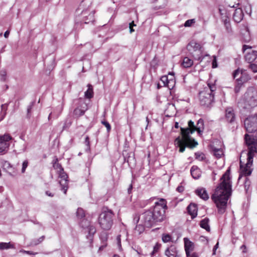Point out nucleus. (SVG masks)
Masks as SVG:
<instances>
[{"instance_id":"nucleus-15","label":"nucleus","mask_w":257,"mask_h":257,"mask_svg":"<svg viewBox=\"0 0 257 257\" xmlns=\"http://www.w3.org/2000/svg\"><path fill=\"white\" fill-rule=\"evenodd\" d=\"M94 11H92L89 12L88 10H86L82 11L81 12V16L82 17L81 21V23L89 24L92 23L94 21Z\"/></svg>"},{"instance_id":"nucleus-18","label":"nucleus","mask_w":257,"mask_h":257,"mask_svg":"<svg viewBox=\"0 0 257 257\" xmlns=\"http://www.w3.org/2000/svg\"><path fill=\"white\" fill-rule=\"evenodd\" d=\"M161 81L163 82L164 86H167L170 89H172L174 86L175 80L173 79L169 80L168 76L166 75L161 77Z\"/></svg>"},{"instance_id":"nucleus-37","label":"nucleus","mask_w":257,"mask_h":257,"mask_svg":"<svg viewBox=\"0 0 257 257\" xmlns=\"http://www.w3.org/2000/svg\"><path fill=\"white\" fill-rule=\"evenodd\" d=\"M191 174L193 178L194 179H198L200 177L199 174L197 173L199 172V170L197 169H194V167H192L190 170Z\"/></svg>"},{"instance_id":"nucleus-13","label":"nucleus","mask_w":257,"mask_h":257,"mask_svg":"<svg viewBox=\"0 0 257 257\" xmlns=\"http://www.w3.org/2000/svg\"><path fill=\"white\" fill-rule=\"evenodd\" d=\"M244 140L246 144L248 147V151H249V148L251 147H254L256 149V151L254 153H257V132L255 135H249L246 134L244 135Z\"/></svg>"},{"instance_id":"nucleus-25","label":"nucleus","mask_w":257,"mask_h":257,"mask_svg":"<svg viewBox=\"0 0 257 257\" xmlns=\"http://www.w3.org/2000/svg\"><path fill=\"white\" fill-rule=\"evenodd\" d=\"M196 194L204 200H207L209 198V196L205 188H198L195 191Z\"/></svg>"},{"instance_id":"nucleus-56","label":"nucleus","mask_w":257,"mask_h":257,"mask_svg":"<svg viewBox=\"0 0 257 257\" xmlns=\"http://www.w3.org/2000/svg\"><path fill=\"white\" fill-rule=\"evenodd\" d=\"M242 84H241V83L240 82H238V84L235 86V88H234V91L235 92V93H238L239 92V90H240V85H241Z\"/></svg>"},{"instance_id":"nucleus-60","label":"nucleus","mask_w":257,"mask_h":257,"mask_svg":"<svg viewBox=\"0 0 257 257\" xmlns=\"http://www.w3.org/2000/svg\"><path fill=\"white\" fill-rule=\"evenodd\" d=\"M176 190L180 193L184 191V187L182 186H179Z\"/></svg>"},{"instance_id":"nucleus-6","label":"nucleus","mask_w":257,"mask_h":257,"mask_svg":"<svg viewBox=\"0 0 257 257\" xmlns=\"http://www.w3.org/2000/svg\"><path fill=\"white\" fill-rule=\"evenodd\" d=\"M256 151L254 147H251L249 148V151L247 153V161L244 164L241 161H240V169L242 175L246 176L251 174L252 169L251 167L252 164L254 152Z\"/></svg>"},{"instance_id":"nucleus-57","label":"nucleus","mask_w":257,"mask_h":257,"mask_svg":"<svg viewBox=\"0 0 257 257\" xmlns=\"http://www.w3.org/2000/svg\"><path fill=\"white\" fill-rule=\"evenodd\" d=\"M187 257H199L198 254L196 252H192L189 253L188 255H186Z\"/></svg>"},{"instance_id":"nucleus-16","label":"nucleus","mask_w":257,"mask_h":257,"mask_svg":"<svg viewBox=\"0 0 257 257\" xmlns=\"http://www.w3.org/2000/svg\"><path fill=\"white\" fill-rule=\"evenodd\" d=\"M225 118L228 123L232 124L236 119V116L233 109L230 107L225 109Z\"/></svg>"},{"instance_id":"nucleus-21","label":"nucleus","mask_w":257,"mask_h":257,"mask_svg":"<svg viewBox=\"0 0 257 257\" xmlns=\"http://www.w3.org/2000/svg\"><path fill=\"white\" fill-rule=\"evenodd\" d=\"M102 244L99 248V250H103L107 245L106 241L108 239V233L105 231H102L99 235Z\"/></svg>"},{"instance_id":"nucleus-46","label":"nucleus","mask_w":257,"mask_h":257,"mask_svg":"<svg viewBox=\"0 0 257 257\" xmlns=\"http://www.w3.org/2000/svg\"><path fill=\"white\" fill-rule=\"evenodd\" d=\"M28 166V161L27 160H25L23 162L22 164V173H24L25 172L26 169Z\"/></svg>"},{"instance_id":"nucleus-61","label":"nucleus","mask_w":257,"mask_h":257,"mask_svg":"<svg viewBox=\"0 0 257 257\" xmlns=\"http://www.w3.org/2000/svg\"><path fill=\"white\" fill-rule=\"evenodd\" d=\"M45 194H46V195H47L48 196H50V197H53L54 196V194L52 193V192H51L49 191H46L45 192Z\"/></svg>"},{"instance_id":"nucleus-55","label":"nucleus","mask_w":257,"mask_h":257,"mask_svg":"<svg viewBox=\"0 0 257 257\" xmlns=\"http://www.w3.org/2000/svg\"><path fill=\"white\" fill-rule=\"evenodd\" d=\"M248 126H250V130H252V133L257 131V128L255 127L254 124L253 123H249Z\"/></svg>"},{"instance_id":"nucleus-14","label":"nucleus","mask_w":257,"mask_h":257,"mask_svg":"<svg viewBox=\"0 0 257 257\" xmlns=\"http://www.w3.org/2000/svg\"><path fill=\"white\" fill-rule=\"evenodd\" d=\"M59 176L61 179L59 180V184L61 186V190L63 191L65 194H66L67 189H68V175L67 174L64 172V170L63 171H60L59 173Z\"/></svg>"},{"instance_id":"nucleus-40","label":"nucleus","mask_w":257,"mask_h":257,"mask_svg":"<svg viewBox=\"0 0 257 257\" xmlns=\"http://www.w3.org/2000/svg\"><path fill=\"white\" fill-rule=\"evenodd\" d=\"M35 103V101L31 102L27 108V117L30 118L31 116V110L33 107Z\"/></svg>"},{"instance_id":"nucleus-58","label":"nucleus","mask_w":257,"mask_h":257,"mask_svg":"<svg viewBox=\"0 0 257 257\" xmlns=\"http://www.w3.org/2000/svg\"><path fill=\"white\" fill-rule=\"evenodd\" d=\"M239 73H240V70L238 69L235 70L233 73V78H235L237 77V76L239 74Z\"/></svg>"},{"instance_id":"nucleus-26","label":"nucleus","mask_w":257,"mask_h":257,"mask_svg":"<svg viewBox=\"0 0 257 257\" xmlns=\"http://www.w3.org/2000/svg\"><path fill=\"white\" fill-rule=\"evenodd\" d=\"M211 153L216 158L219 159L223 155V151L221 149H217L213 146H211Z\"/></svg>"},{"instance_id":"nucleus-39","label":"nucleus","mask_w":257,"mask_h":257,"mask_svg":"<svg viewBox=\"0 0 257 257\" xmlns=\"http://www.w3.org/2000/svg\"><path fill=\"white\" fill-rule=\"evenodd\" d=\"M195 158L199 161H203L205 159V155L202 153L197 152L195 153Z\"/></svg>"},{"instance_id":"nucleus-2","label":"nucleus","mask_w":257,"mask_h":257,"mask_svg":"<svg viewBox=\"0 0 257 257\" xmlns=\"http://www.w3.org/2000/svg\"><path fill=\"white\" fill-rule=\"evenodd\" d=\"M216 89L214 84H207V86L199 93L200 103L202 106L209 107L214 102V96Z\"/></svg>"},{"instance_id":"nucleus-35","label":"nucleus","mask_w":257,"mask_h":257,"mask_svg":"<svg viewBox=\"0 0 257 257\" xmlns=\"http://www.w3.org/2000/svg\"><path fill=\"white\" fill-rule=\"evenodd\" d=\"M241 76L237 79L238 82L241 83V84L244 83L250 79L248 76H244L242 72H241Z\"/></svg>"},{"instance_id":"nucleus-31","label":"nucleus","mask_w":257,"mask_h":257,"mask_svg":"<svg viewBox=\"0 0 257 257\" xmlns=\"http://www.w3.org/2000/svg\"><path fill=\"white\" fill-rule=\"evenodd\" d=\"M145 227L146 226H145L144 224L141 222L140 224H136L135 231H137L138 234H141L144 231Z\"/></svg>"},{"instance_id":"nucleus-52","label":"nucleus","mask_w":257,"mask_h":257,"mask_svg":"<svg viewBox=\"0 0 257 257\" xmlns=\"http://www.w3.org/2000/svg\"><path fill=\"white\" fill-rule=\"evenodd\" d=\"M116 241L119 250H121V239H120V235H118L116 237Z\"/></svg>"},{"instance_id":"nucleus-63","label":"nucleus","mask_w":257,"mask_h":257,"mask_svg":"<svg viewBox=\"0 0 257 257\" xmlns=\"http://www.w3.org/2000/svg\"><path fill=\"white\" fill-rule=\"evenodd\" d=\"M218 242H217L213 247V254H215L216 250L218 248Z\"/></svg>"},{"instance_id":"nucleus-43","label":"nucleus","mask_w":257,"mask_h":257,"mask_svg":"<svg viewBox=\"0 0 257 257\" xmlns=\"http://www.w3.org/2000/svg\"><path fill=\"white\" fill-rule=\"evenodd\" d=\"M171 236L169 234L163 235L162 236V240L164 242H167L171 240Z\"/></svg>"},{"instance_id":"nucleus-5","label":"nucleus","mask_w":257,"mask_h":257,"mask_svg":"<svg viewBox=\"0 0 257 257\" xmlns=\"http://www.w3.org/2000/svg\"><path fill=\"white\" fill-rule=\"evenodd\" d=\"M184 133V132L181 130L182 139L178 137L174 141L175 145L180 148L179 152L181 153H183L185 151L186 147L193 148L198 145V143L195 140L192 139L190 136L187 139V136H186Z\"/></svg>"},{"instance_id":"nucleus-4","label":"nucleus","mask_w":257,"mask_h":257,"mask_svg":"<svg viewBox=\"0 0 257 257\" xmlns=\"http://www.w3.org/2000/svg\"><path fill=\"white\" fill-rule=\"evenodd\" d=\"M114 213L107 207L103 208V211L100 214L98 221L102 229L103 230L110 229L113 223Z\"/></svg>"},{"instance_id":"nucleus-50","label":"nucleus","mask_w":257,"mask_h":257,"mask_svg":"<svg viewBox=\"0 0 257 257\" xmlns=\"http://www.w3.org/2000/svg\"><path fill=\"white\" fill-rule=\"evenodd\" d=\"M20 252L23 253H26V254H27L29 255H35V254H37V252H33L32 251L25 250L24 249L20 250Z\"/></svg>"},{"instance_id":"nucleus-44","label":"nucleus","mask_w":257,"mask_h":257,"mask_svg":"<svg viewBox=\"0 0 257 257\" xmlns=\"http://www.w3.org/2000/svg\"><path fill=\"white\" fill-rule=\"evenodd\" d=\"M160 247V245L159 244H156L154 246L153 250L151 253V255L152 256L154 255L157 252H158Z\"/></svg>"},{"instance_id":"nucleus-42","label":"nucleus","mask_w":257,"mask_h":257,"mask_svg":"<svg viewBox=\"0 0 257 257\" xmlns=\"http://www.w3.org/2000/svg\"><path fill=\"white\" fill-rule=\"evenodd\" d=\"M85 144L87 146L86 151H89L90 150L89 138L88 136H86L85 139Z\"/></svg>"},{"instance_id":"nucleus-48","label":"nucleus","mask_w":257,"mask_h":257,"mask_svg":"<svg viewBox=\"0 0 257 257\" xmlns=\"http://www.w3.org/2000/svg\"><path fill=\"white\" fill-rule=\"evenodd\" d=\"M195 23L194 19H190L186 21L184 24L185 27H190L192 24Z\"/></svg>"},{"instance_id":"nucleus-1","label":"nucleus","mask_w":257,"mask_h":257,"mask_svg":"<svg viewBox=\"0 0 257 257\" xmlns=\"http://www.w3.org/2000/svg\"><path fill=\"white\" fill-rule=\"evenodd\" d=\"M227 170L221 178V182L215 189L211 199L217 208L218 213L223 214L226 211L227 201L231 195V183Z\"/></svg>"},{"instance_id":"nucleus-29","label":"nucleus","mask_w":257,"mask_h":257,"mask_svg":"<svg viewBox=\"0 0 257 257\" xmlns=\"http://www.w3.org/2000/svg\"><path fill=\"white\" fill-rule=\"evenodd\" d=\"M209 221V220L208 218H205L202 219L200 223L201 227L205 229L207 231H209L210 230V226L208 224Z\"/></svg>"},{"instance_id":"nucleus-53","label":"nucleus","mask_w":257,"mask_h":257,"mask_svg":"<svg viewBox=\"0 0 257 257\" xmlns=\"http://www.w3.org/2000/svg\"><path fill=\"white\" fill-rule=\"evenodd\" d=\"M212 65L213 68H215L217 67L216 57L215 56H213V60L212 61Z\"/></svg>"},{"instance_id":"nucleus-8","label":"nucleus","mask_w":257,"mask_h":257,"mask_svg":"<svg viewBox=\"0 0 257 257\" xmlns=\"http://www.w3.org/2000/svg\"><path fill=\"white\" fill-rule=\"evenodd\" d=\"M161 201L162 203L156 202L155 206L150 209L156 222L162 221L164 218L165 208H167V205L164 203V199H162Z\"/></svg>"},{"instance_id":"nucleus-64","label":"nucleus","mask_w":257,"mask_h":257,"mask_svg":"<svg viewBox=\"0 0 257 257\" xmlns=\"http://www.w3.org/2000/svg\"><path fill=\"white\" fill-rule=\"evenodd\" d=\"M240 249H242V251L243 253H246L247 252L246 247V246L245 245H242L240 247Z\"/></svg>"},{"instance_id":"nucleus-30","label":"nucleus","mask_w":257,"mask_h":257,"mask_svg":"<svg viewBox=\"0 0 257 257\" xmlns=\"http://www.w3.org/2000/svg\"><path fill=\"white\" fill-rule=\"evenodd\" d=\"M45 236L43 235L38 239H33L31 240L30 245V246H36L41 243L44 239Z\"/></svg>"},{"instance_id":"nucleus-38","label":"nucleus","mask_w":257,"mask_h":257,"mask_svg":"<svg viewBox=\"0 0 257 257\" xmlns=\"http://www.w3.org/2000/svg\"><path fill=\"white\" fill-rule=\"evenodd\" d=\"M251 184V182L249 179L246 177L245 178V180L244 181V188L245 192L247 193L249 190V187Z\"/></svg>"},{"instance_id":"nucleus-11","label":"nucleus","mask_w":257,"mask_h":257,"mask_svg":"<svg viewBox=\"0 0 257 257\" xmlns=\"http://www.w3.org/2000/svg\"><path fill=\"white\" fill-rule=\"evenodd\" d=\"M12 137L8 134L0 136V153H5L10 147V141Z\"/></svg>"},{"instance_id":"nucleus-3","label":"nucleus","mask_w":257,"mask_h":257,"mask_svg":"<svg viewBox=\"0 0 257 257\" xmlns=\"http://www.w3.org/2000/svg\"><path fill=\"white\" fill-rule=\"evenodd\" d=\"M241 107L250 109L257 106V91L252 87H249L239 102Z\"/></svg>"},{"instance_id":"nucleus-23","label":"nucleus","mask_w":257,"mask_h":257,"mask_svg":"<svg viewBox=\"0 0 257 257\" xmlns=\"http://www.w3.org/2000/svg\"><path fill=\"white\" fill-rule=\"evenodd\" d=\"M187 210L189 214L191 216L192 218H194L197 215V206L195 204L191 203L187 207Z\"/></svg>"},{"instance_id":"nucleus-54","label":"nucleus","mask_w":257,"mask_h":257,"mask_svg":"<svg viewBox=\"0 0 257 257\" xmlns=\"http://www.w3.org/2000/svg\"><path fill=\"white\" fill-rule=\"evenodd\" d=\"M224 26L227 32L230 33L231 32V25L230 23H226Z\"/></svg>"},{"instance_id":"nucleus-34","label":"nucleus","mask_w":257,"mask_h":257,"mask_svg":"<svg viewBox=\"0 0 257 257\" xmlns=\"http://www.w3.org/2000/svg\"><path fill=\"white\" fill-rule=\"evenodd\" d=\"M76 215L77 217L80 219L82 220L83 219H85V212L84 210L81 208H78L76 212Z\"/></svg>"},{"instance_id":"nucleus-22","label":"nucleus","mask_w":257,"mask_h":257,"mask_svg":"<svg viewBox=\"0 0 257 257\" xmlns=\"http://www.w3.org/2000/svg\"><path fill=\"white\" fill-rule=\"evenodd\" d=\"M257 58V51L251 50L250 52H247L245 56V60L250 63L254 61Z\"/></svg>"},{"instance_id":"nucleus-12","label":"nucleus","mask_w":257,"mask_h":257,"mask_svg":"<svg viewBox=\"0 0 257 257\" xmlns=\"http://www.w3.org/2000/svg\"><path fill=\"white\" fill-rule=\"evenodd\" d=\"M80 225L81 227L86 229V231L88 232V235L87 236V238L92 240V237L96 232V229L93 225H90L89 222L85 219H83L80 222Z\"/></svg>"},{"instance_id":"nucleus-62","label":"nucleus","mask_w":257,"mask_h":257,"mask_svg":"<svg viewBox=\"0 0 257 257\" xmlns=\"http://www.w3.org/2000/svg\"><path fill=\"white\" fill-rule=\"evenodd\" d=\"M251 48V47L249 46L248 45H244L242 47V51H243V52H244L247 49H250Z\"/></svg>"},{"instance_id":"nucleus-59","label":"nucleus","mask_w":257,"mask_h":257,"mask_svg":"<svg viewBox=\"0 0 257 257\" xmlns=\"http://www.w3.org/2000/svg\"><path fill=\"white\" fill-rule=\"evenodd\" d=\"M70 122L67 123V122H65L63 126V130H66L67 128H68L70 126Z\"/></svg>"},{"instance_id":"nucleus-20","label":"nucleus","mask_w":257,"mask_h":257,"mask_svg":"<svg viewBox=\"0 0 257 257\" xmlns=\"http://www.w3.org/2000/svg\"><path fill=\"white\" fill-rule=\"evenodd\" d=\"M184 248L186 252V254L188 255L189 253H191V251H192L194 249V244L193 243L190 241L189 239L187 238H184Z\"/></svg>"},{"instance_id":"nucleus-27","label":"nucleus","mask_w":257,"mask_h":257,"mask_svg":"<svg viewBox=\"0 0 257 257\" xmlns=\"http://www.w3.org/2000/svg\"><path fill=\"white\" fill-rule=\"evenodd\" d=\"M15 246L13 243L11 242H0V250H3L5 249H15Z\"/></svg>"},{"instance_id":"nucleus-49","label":"nucleus","mask_w":257,"mask_h":257,"mask_svg":"<svg viewBox=\"0 0 257 257\" xmlns=\"http://www.w3.org/2000/svg\"><path fill=\"white\" fill-rule=\"evenodd\" d=\"M101 123L106 127L107 132H109L110 131L111 126L108 122L105 120H103L101 121Z\"/></svg>"},{"instance_id":"nucleus-33","label":"nucleus","mask_w":257,"mask_h":257,"mask_svg":"<svg viewBox=\"0 0 257 257\" xmlns=\"http://www.w3.org/2000/svg\"><path fill=\"white\" fill-rule=\"evenodd\" d=\"M88 89L85 92V96L87 98H91L93 97V89L92 86L88 85Z\"/></svg>"},{"instance_id":"nucleus-45","label":"nucleus","mask_w":257,"mask_h":257,"mask_svg":"<svg viewBox=\"0 0 257 257\" xmlns=\"http://www.w3.org/2000/svg\"><path fill=\"white\" fill-rule=\"evenodd\" d=\"M57 161H58L57 159H56V162H55V163L53 165L54 168L55 169H59V172L63 171V168L62 167L61 165L60 164H59L57 162Z\"/></svg>"},{"instance_id":"nucleus-19","label":"nucleus","mask_w":257,"mask_h":257,"mask_svg":"<svg viewBox=\"0 0 257 257\" xmlns=\"http://www.w3.org/2000/svg\"><path fill=\"white\" fill-rule=\"evenodd\" d=\"M244 15L241 8L235 9L233 15V20L237 23L240 22L243 19Z\"/></svg>"},{"instance_id":"nucleus-24","label":"nucleus","mask_w":257,"mask_h":257,"mask_svg":"<svg viewBox=\"0 0 257 257\" xmlns=\"http://www.w3.org/2000/svg\"><path fill=\"white\" fill-rule=\"evenodd\" d=\"M178 253V251L175 245H171L165 251V254L168 257H175Z\"/></svg>"},{"instance_id":"nucleus-28","label":"nucleus","mask_w":257,"mask_h":257,"mask_svg":"<svg viewBox=\"0 0 257 257\" xmlns=\"http://www.w3.org/2000/svg\"><path fill=\"white\" fill-rule=\"evenodd\" d=\"M181 64L184 68H190L193 65V61L188 57H185L183 58Z\"/></svg>"},{"instance_id":"nucleus-36","label":"nucleus","mask_w":257,"mask_h":257,"mask_svg":"<svg viewBox=\"0 0 257 257\" xmlns=\"http://www.w3.org/2000/svg\"><path fill=\"white\" fill-rule=\"evenodd\" d=\"M7 104H4L1 105L2 108V113L0 115V121L2 120L6 114V109L7 108Z\"/></svg>"},{"instance_id":"nucleus-51","label":"nucleus","mask_w":257,"mask_h":257,"mask_svg":"<svg viewBox=\"0 0 257 257\" xmlns=\"http://www.w3.org/2000/svg\"><path fill=\"white\" fill-rule=\"evenodd\" d=\"M249 68L253 72H257V65L255 64H250L249 65Z\"/></svg>"},{"instance_id":"nucleus-41","label":"nucleus","mask_w":257,"mask_h":257,"mask_svg":"<svg viewBox=\"0 0 257 257\" xmlns=\"http://www.w3.org/2000/svg\"><path fill=\"white\" fill-rule=\"evenodd\" d=\"M7 72L6 70L3 69L0 71L1 80L5 81L6 80Z\"/></svg>"},{"instance_id":"nucleus-9","label":"nucleus","mask_w":257,"mask_h":257,"mask_svg":"<svg viewBox=\"0 0 257 257\" xmlns=\"http://www.w3.org/2000/svg\"><path fill=\"white\" fill-rule=\"evenodd\" d=\"M188 127L186 128H181L186 135L187 136V138L188 139L189 136L190 134H193L195 131H197L199 134H201V133L203 132L204 130V120L202 118H200L197 123V125H195L194 122L191 120H189L188 123Z\"/></svg>"},{"instance_id":"nucleus-32","label":"nucleus","mask_w":257,"mask_h":257,"mask_svg":"<svg viewBox=\"0 0 257 257\" xmlns=\"http://www.w3.org/2000/svg\"><path fill=\"white\" fill-rule=\"evenodd\" d=\"M1 163L3 167V169L6 170H8L12 168V166L11 164L7 161L2 160L1 161Z\"/></svg>"},{"instance_id":"nucleus-17","label":"nucleus","mask_w":257,"mask_h":257,"mask_svg":"<svg viewBox=\"0 0 257 257\" xmlns=\"http://www.w3.org/2000/svg\"><path fill=\"white\" fill-rule=\"evenodd\" d=\"M87 109V105L86 103L83 102L80 106L76 108L73 111L74 115L76 117L83 115Z\"/></svg>"},{"instance_id":"nucleus-10","label":"nucleus","mask_w":257,"mask_h":257,"mask_svg":"<svg viewBox=\"0 0 257 257\" xmlns=\"http://www.w3.org/2000/svg\"><path fill=\"white\" fill-rule=\"evenodd\" d=\"M140 222H143L146 227L150 228L156 223L150 209L144 212L141 216Z\"/></svg>"},{"instance_id":"nucleus-7","label":"nucleus","mask_w":257,"mask_h":257,"mask_svg":"<svg viewBox=\"0 0 257 257\" xmlns=\"http://www.w3.org/2000/svg\"><path fill=\"white\" fill-rule=\"evenodd\" d=\"M187 50L190 55L195 59L202 61L203 59L202 47L196 41H191L187 46Z\"/></svg>"},{"instance_id":"nucleus-47","label":"nucleus","mask_w":257,"mask_h":257,"mask_svg":"<svg viewBox=\"0 0 257 257\" xmlns=\"http://www.w3.org/2000/svg\"><path fill=\"white\" fill-rule=\"evenodd\" d=\"M141 219V217L138 215V214H135L134 216V219H133V223L135 224H138V223L139 222L140 220Z\"/></svg>"}]
</instances>
